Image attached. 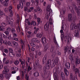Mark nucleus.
Here are the masks:
<instances>
[{
  "instance_id": "obj_1",
  "label": "nucleus",
  "mask_w": 80,
  "mask_h": 80,
  "mask_svg": "<svg viewBox=\"0 0 80 80\" xmlns=\"http://www.w3.org/2000/svg\"><path fill=\"white\" fill-rule=\"evenodd\" d=\"M57 68H53V73L54 80H58V74L57 73Z\"/></svg>"
},
{
  "instance_id": "obj_2",
  "label": "nucleus",
  "mask_w": 80,
  "mask_h": 80,
  "mask_svg": "<svg viewBox=\"0 0 80 80\" xmlns=\"http://www.w3.org/2000/svg\"><path fill=\"white\" fill-rule=\"evenodd\" d=\"M72 7L75 9L78 16H80V6H78V8L75 4H72Z\"/></svg>"
},
{
  "instance_id": "obj_3",
  "label": "nucleus",
  "mask_w": 80,
  "mask_h": 80,
  "mask_svg": "<svg viewBox=\"0 0 80 80\" xmlns=\"http://www.w3.org/2000/svg\"><path fill=\"white\" fill-rule=\"evenodd\" d=\"M73 28H75V29H77L78 28V30H80V20L79 21V23L77 24H74L73 25H72V26L71 27L70 29L72 30H73Z\"/></svg>"
},
{
  "instance_id": "obj_4",
  "label": "nucleus",
  "mask_w": 80,
  "mask_h": 80,
  "mask_svg": "<svg viewBox=\"0 0 80 80\" xmlns=\"http://www.w3.org/2000/svg\"><path fill=\"white\" fill-rule=\"evenodd\" d=\"M72 70L73 71H75V73H79V70H78V68H75V65H72Z\"/></svg>"
},
{
  "instance_id": "obj_5",
  "label": "nucleus",
  "mask_w": 80,
  "mask_h": 80,
  "mask_svg": "<svg viewBox=\"0 0 80 80\" xmlns=\"http://www.w3.org/2000/svg\"><path fill=\"white\" fill-rule=\"evenodd\" d=\"M70 80H78L77 78H75V76H73L72 73H70Z\"/></svg>"
},
{
  "instance_id": "obj_6",
  "label": "nucleus",
  "mask_w": 80,
  "mask_h": 80,
  "mask_svg": "<svg viewBox=\"0 0 80 80\" xmlns=\"http://www.w3.org/2000/svg\"><path fill=\"white\" fill-rule=\"evenodd\" d=\"M73 19V17H72V14H68V20L69 22H72Z\"/></svg>"
},
{
  "instance_id": "obj_7",
  "label": "nucleus",
  "mask_w": 80,
  "mask_h": 80,
  "mask_svg": "<svg viewBox=\"0 0 80 80\" xmlns=\"http://www.w3.org/2000/svg\"><path fill=\"white\" fill-rule=\"evenodd\" d=\"M50 24L49 22H47L46 24L44 26V30L46 31H47L48 30V28L49 27V25Z\"/></svg>"
},
{
  "instance_id": "obj_8",
  "label": "nucleus",
  "mask_w": 80,
  "mask_h": 80,
  "mask_svg": "<svg viewBox=\"0 0 80 80\" xmlns=\"http://www.w3.org/2000/svg\"><path fill=\"white\" fill-rule=\"evenodd\" d=\"M64 72L66 76H68V75H69V72H68V70H67V69L66 68H64Z\"/></svg>"
},
{
  "instance_id": "obj_9",
  "label": "nucleus",
  "mask_w": 80,
  "mask_h": 80,
  "mask_svg": "<svg viewBox=\"0 0 80 80\" xmlns=\"http://www.w3.org/2000/svg\"><path fill=\"white\" fill-rule=\"evenodd\" d=\"M41 40L42 41V43H46L47 42V40L44 37H42V38Z\"/></svg>"
},
{
  "instance_id": "obj_10",
  "label": "nucleus",
  "mask_w": 80,
  "mask_h": 80,
  "mask_svg": "<svg viewBox=\"0 0 80 80\" xmlns=\"http://www.w3.org/2000/svg\"><path fill=\"white\" fill-rule=\"evenodd\" d=\"M65 66L67 69H70V63H69V62H66Z\"/></svg>"
},
{
  "instance_id": "obj_11",
  "label": "nucleus",
  "mask_w": 80,
  "mask_h": 80,
  "mask_svg": "<svg viewBox=\"0 0 80 80\" xmlns=\"http://www.w3.org/2000/svg\"><path fill=\"white\" fill-rule=\"evenodd\" d=\"M47 55H45L43 58L42 60L43 64H44L47 62Z\"/></svg>"
},
{
  "instance_id": "obj_12",
  "label": "nucleus",
  "mask_w": 80,
  "mask_h": 80,
  "mask_svg": "<svg viewBox=\"0 0 80 80\" xmlns=\"http://www.w3.org/2000/svg\"><path fill=\"white\" fill-rule=\"evenodd\" d=\"M10 77H11V74L9 73L6 74L5 75V78L8 80H9V79H10Z\"/></svg>"
},
{
  "instance_id": "obj_13",
  "label": "nucleus",
  "mask_w": 80,
  "mask_h": 80,
  "mask_svg": "<svg viewBox=\"0 0 80 80\" xmlns=\"http://www.w3.org/2000/svg\"><path fill=\"white\" fill-rule=\"evenodd\" d=\"M74 36L75 37L78 38L79 37V32L78 31L75 30V32Z\"/></svg>"
},
{
  "instance_id": "obj_14",
  "label": "nucleus",
  "mask_w": 80,
  "mask_h": 80,
  "mask_svg": "<svg viewBox=\"0 0 80 80\" xmlns=\"http://www.w3.org/2000/svg\"><path fill=\"white\" fill-rule=\"evenodd\" d=\"M8 55L10 57H12V58L15 57V53L14 52H9Z\"/></svg>"
},
{
  "instance_id": "obj_15",
  "label": "nucleus",
  "mask_w": 80,
  "mask_h": 80,
  "mask_svg": "<svg viewBox=\"0 0 80 80\" xmlns=\"http://www.w3.org/2000/svg\"><path fill=\"white\" fill-rule=\"evenodd\" d=\"M23 2L24 3L25 2L24 0H20L19 1V4H21L22 5V8H23Z\"/></svg>"
},
{
  "instance_id": "obj_16",
  "label": "nucleus",
  "mask_w": 80,
  "mask_h": 80,
  "mask_svg": "<svg viewBox=\"0 0 80 80\" xmlns=\"http://www.w3.org/2000/svg\"><path fill=\"white\" fill-rule=\"evenodd\" d=\"M75 63H76V64H77V65L80 64V58H79L78 59V58H76V59L75 60Z\"/></svg>"
},
{
  "instance_id": "obj_17",
  "label": "nucleus",
  "mask_w": 80,
  "mask_h": 80,
  "mask_svg": "<svg viewBox=\"0 0 80 80\" xmlns=\"http://www.w3.org/2000/svg\"><path fill=\"white\" fill-rule=\"evenodd\" d=\"M9 11L10 12V14H11V16H13V11L12 10V6H10L9 8Z\"/></svg>"
},
{
  "instance_id": "obj_18",
  "label": "nucleus",
  "mask_w": 80,
  "mask_h": 80,
  "mask_svg": "<svg viewBox=\"0 0 80 80\" xmlns=\"http://www.w3.org/2000/svg\"><path fill=\"white\" fill-rule=\"evenodd\" d=\"M33 75L35 77H37L39 76V73L38 72H35L33 73Z\"/></svg>"
},
{
  "instance_id": "obj_19",
  "label": "nucleus",
  "mask_w": 80,
  "mask_h": 80,
  "mask_svg": "<svg viewBox=\"0 0 80 80\" xmlns=\"http://www.w3.org/2000/svg\"><path fill=\"white\" fill-rule=\"evenodd\" d=\"M50 5H48L47 8H46V12H49V11L50 10H52L51 9V8H50Z\"/></svg>"
},
{
  "instance_id": "obj_20",
  "label": "nucleus",
  "mask_w": 80,
  "mask_h": 80,
  "mask_svg": "<svg viewBox=\"0 0 80 80\" xmlns=\"http://www.w3.org/2000/svg\"><path fill=\"white\" fill-rule=\"evenodd\" d=\"M50 65L48 64H46V66H45V68L46 69H47L48 70H49L50 69Z\"/></svg>"
},
{
  "instance_id": "obj_21",
  "label": "nucleus",
  "mask_w": 80,
  "mask_h": 80,
  "mask_svg": "<svg viewBox=\"0 0 80 80\" xmlns=\"http://www.w3.org/2000/svg\"><path fill=\"white\" fill-rule=\"evenodd\" d=\"M38 41V40L37 38H33L31 39V42H33L34 43L36 42H37Z\"/></svg>"
},
{
  "instance_id": "obj_22",
  "label": "nucleus",
  "mask_w": 80,
  "mask_h": 80,
  "mask_svg": "<svg viewBox=\"0 0 80 80\" xmlns=\"http://www.w3.org/2000/svg\"><path fill=\"white\" fill-rule=\"evenodd\" d=\"M12 43L13 45H14V46H16V47H17L18 46V43L12 41Z\"/></svg>"
},
{
  "instance_id": "obj_23",
  "label": "nucleus",
  "mask_w": 80,
  "mask_h": 80,
  "mask_svg": "<svg viewBox=\"0 0 80 80\" xmlns=\"http://www.w3.org/2000/svg\"><path fill=\"white\" fill-rule=\"evenodd\" d=\"M61 77L62 78V80H64V78H65V74L63 73V72H61Z\"/></svg>"
},
{
  "instance_id": "obj_24",
  "label": "nucleus",
  "mask_w": 80,
  "mask_h": 80,
  "mask_svg": "<svg viewBox=\"0 0 80 80\" xmlns=\"http://www.w3.org/2000/svg\"><path fill=\"white\" fill-rule=\"evenodd\" d=\"M14 63L15 65H18V64H19V61L18 60H16L14 61Z\"/></svg>"
},
{
  "instance_id": "obj_25",
  "label": "nucleus",
  "mask_w": 80,
  "mask_h": 80,
  "mask_svg": "<svg viewBox=\"0 0 80 80\" xmlns=\"http://www.w3.org/2000/svg\"><path fill=\"white\" fill-rule=\"evenodd\" d=\"M69 58L70 60L71 61H72V60H73V54H71L69 56Z\"/></svg>"
},
{
  "instance_id": "obj_26",
  "label": "nucleus",
  "mask_w": 80,
  "mask_h": 80,
  "mask_svg": "<svg viewBox=\"0 0 80 80\" xmlns=\"http://www.w3.org/2000/svg\"><path fill=\"white\" fill-rule=\"evenodd\" d=\"M54 62L57 63H58V57H56L54 59Z\"/></svg>"
},
{
  "instance_id": "obj_27",
  "label": "nucleus",
  "mask_w": 80,
  "mask_h": 80,
  "mask_svg": "<svg viewBox=\"0 0 80 80\" xmlns=\"http://www.w3.org/2000/svg\"><path fill=\"white\" fill-rule=\"evenodd\" d=\"M9 72L8 70H4L2 71L3 74H6L7 73H8Z\"/></svg>"
},
{
  "instance_id": "obj_28",
  "label": "nucleus",
  "mask_w": 80,
  "mask_h": 80,
  "mask_svg": "<svg viewBox=\"0 0 80 80\" xmlns=\"http://www.w3.org/2000/svg\"><path fill=\"white\" fill-rule=\"evenodd\" d=\"M36 37L38 38H41L42 37V35L40 33H38L36 35Z\"/></svg>"
},
{
  "instance_id": "obj_29",
  "label": "nucleus",
  "mask_w": 80,
  "mask_h": 80,
  "mask_svg": "<svg viewBox=\"0 0 80 80\" xmlns=\"http://www.w3.org/2000/svg\"><path fill=\"white\" fill-rule=\"evenodd\" d=\"M68 46H67L65 47L64 52L65 53H66L67 52V51L68 50Z\"/></svg>"
},
{
  "instance_id": "obj_30",
  "label": "nucleus",
  "mask_w": 80,
  "mask_h": 80,
  "mask_svg": "<svg viewBox=\"0 0 80 80\" xmlns=\"http://www.w3.org/2000/svg\"><path fill=\"white\" fill-rule=\"evenodd\" d=\"M4 5L5 7H7L8 5V2H6V1H3Z\"/></svg>"
},
{
  "instance_id": "obj_31",
  "label": "nucleus",
  "mask_w": 80,
  "mask_h": 80,
  "mask_svg": "<svg viewBox=\"0 0 80 80\" xmlns=\"http://www.w3.org/2000/svg\"><path fill=\"white\" fill-rule=\"evenodd\" d=\"M38 61H36L35 62V66H36V68H37V67H38L39 65V63H38Z\"/></svg>"
},
{
  "instance_id": "obj_32",
  "label": "nucleus",
  "mask_w": 80,
  "mask_h": 80,
  "mask_svg": "<svg viewBox=\"0 0 80 80\" xmlns=\"http://www.w3.org/2000/svg\"><path fill=\"white\" fill-rule=\"evenodd\" d=\"M54 46L52 45L51 46V48L50 50V52H53V50H54Z\"/></svg>"
},
{
  "instance_id": "obj_33",
  "label": "nucleus",
  "mask_w": 80,
  "mask_h": 80,
  "mask_svg": "<svg viewBox=\"0 0 80 80\" xmlns=\"http://www.w3.org/2000/svg\"><path fill=\"white\" fill-rule=\"evenodd\" d=\"M49 16H50V17L52 16V10H50V11H49Z\"/></svg>"
},
{
  "instance_id": "obj_34",
  "label": "nucleus",
  "mask_w": 80,
  "mask_h": 80,
  "mask_svg": "<svg viewBox=\"0 0 80 80\" xmlns=\"http://www.w3.org/2000/svg\"><path fill=\"white\" fill-rule=\"evenodd\" d=\"M31 70H32V68H31L30 66L29 65L28 67V72H30Z\"/></svg>"
},
{
  "instance_id": "obj_35",
  "label": "nucleus",
  "mask_w": 80,
  "mask_h": 80,
  "mask_svg": "<svg viewBox=\"0 0 80 80\" xmlns=\"http://www.w3.org/2000/svg\"><path fill=\"white\" fill-rule=\"evenodd\" d=\"M57 64H58V63H57V62H56L54 61V62H53L52 63V67H55V65H57Z\"/></svg>"
},
{
  "instance_id": "obj_36",
  "label": "nucleus",
  "mask_w": 80,
  "mask_h": 80,
  "mask_svg": "<svg viewBox=\"0 0 80 80\" xmlns=\"http://www.w3.org/2000/svg\"><path fill=\"white\" fill-rule=\"evenodd\" d=\"M1 26H2V27H5L6 26V23L5 22H2L1 23Z\"/></svg>"
},
{
  "instance_id": "obj_37",
  "label": "nucleus",
  "mask_w": 80,
  "mask_h": 80,
  "mask_svg": "<svg viewBox=\"0 0 80 80\" xmlns=\"http://www.w3.org/2000/svg\"><path fill=\"white\" fill-rule=\"evenodd\" d=\"M3 74H0V79H1V80H3Z\"/></svg>"
},
{
  "instance_id": "obj_38",
  "label": "nucleus",
  "mask_w": 80,
  "mask_h": 80,
  "mask_svg": "<svg viewBox=\"0 0 80 80\" xmlns=\"http://www.w3.org/2000/svg\"><path fill=\"white\" fill-rule=\"evenodd\" d=\"M17 32H20V26L19 25H18V28L17 29Z\"/></svg>"
},
{
  "instance_id": "obj_39",
  "label": "nucleus",
  "mask_w": 80,
  "mask_h": 80,
  "mask_svg": "<svg viewBox=\"0 0 80 80\" xmlns=\"http://www.w3.org/2000/svg\"><path fill=\"white\" fill-rule=\"evenodd\" d=\"M47 63L46 64H48L49 65H51V60L48 59L47 61Z\"/></svg>"
},
{
  "instance_id": "obj_40",
  "label": "nucleus",
  "mask_w": 80,
  "mask_h": 80,
  "mask_svg": "<svg viewBox=\"0 0 80 80\" xmlns=\"http://www.w3.org/2000/svg\"><path fill=\"white\" fill-rule=\"evenodd\" d=\"M30 3L29 2H27L26 3V7H30Z\"/></svg>"
},
{
  "instance_id": "obj_41",
  "label": "nucleus",
  "mask_w": 80,
  "mask_h": 80,
  "mask_svg": "<svg viewBox=\"0 0 80 80\" xmlns=\"http://www.w3.org/2000/svg\"><path fill=\"white\" fill-rule=\"evenodd\" d=\"M20 7H22V4H19L17 5V8L18 9H19Z\"/></svg>"
},
{
  "instance_id": "obj_42",
  "label": "nucleus",
  "mask_w": 80,
  "mask_h": 80,
  "mask_svg": "<svg viewBox=\"0 0 80 80\" xmlns=\"http://www.w3.org/2000/svg\"><path fill=\"white\" fill-rule=\"evenodd\" d=\"M32 23L34 26H36V25H37V23H36V22H35V21H32Z\"/></svg>"
},
{
  "instance_id": "obj_43",
  "label": "nucleus",
  "mask_w": 80,
  "mask_h": 80,
  "mask_svg": "<svg viewBox=\"0 0 80 80\" xmlns=\"http://www.w3.org/2000/svg\"><path fill=\"white\" fill-rule=\"evenodd\" d=\"M39 30V28H37L34 31V33L35 34H36L37 33V32Z\"/></svg>"
},
{
  "instance_id": "obj_44",
  "label": "nucleus",
  "mask_w": 80,
  "mask_h": 80,
  "mask_svg": "<svg viewBox=\"0 0 80 80\" xmlns=\"http://www.w3.org/2000/svg\"><path fill=\"white\" fill-rule=\"evenodd\" d=\"M61 39L62 42H63V39L64 38V35L63 34H62L61 35Z\"/></svg>"
},
{
  "instance_id": "obj_45",
  "label": "nucleus",
  "mask_w": 80,
  "mask_h": 80,
  "mask_svg": "<svg viewBox=\"0 0 80 80\" xmlns=\"http://www.w3.org/2000/svg\"><path fill=\"white\" fill-rule=\"evenodd\" d=\"M15 32H16V31L15 28H12V29H11L12 33H15Z\"/></svg>"
},
{
  "instance_id": "obj_46",
  "label": "nucleus",
  "mask_w": 80,
  "mask_h": 80,
  "mask_svg": "<svg viewBox=\"0 0 80 80\" xmlns=\"http://www.w3.org/2000/svg\"><path fill=\"white\" fill-rule=\"evenodd\" d=\"M9 52L10 53H13V50L12 49V48H9Z\"/></svg>"
},
{
  "instance_id": "obj_47",
  "label": "nucleus",
  "mask_w": 80,
  "mask_h": 80,
  "mask_svg": "<svg viewBox=\"0 0 80 80\" xmlns=\"http://www.w3.org/2000/svg\"><path fill=\"white\" fill-rule=\"evenodd\" d=\"M45 17L47 20H48V19H49V16H48V13H46V14Z\"/></svg>"
},
{
  "instance_id": "obj_48",
  "label": "nucleus",
  "mask_w": 80,
  "mask_h": 80,
  "mask_svg": "<svg viewBox=\"0 0 80 80\" xmlns=\"http://www.w3.org/2000/svg\"><path fill=\"white\" fill-rule=\"evenodd\" d=\"M39 3V2L38 0H36L34 2V3H36V6H38V3Z\"/></svg>"
},
{
  "instance_id": "obj_49",
  "label": "nucleus",
  "mask_w": 80,
  "mask_h": 80,
  "mask_svg": "<svg viewBox=\"0 0 80 80\" xmlns=\"http://www.w3.org/2000/svg\"><path fill=\"white\" fill-rule=\"evenodd\" d=\"M37 20L38 23H40V21H41V19L40 18H38L37 19Z\"/></svg>"
},
{
  "instance_id": "obj_50",
  "label": "nucleus",
  "mask_w": 80,
  "mask_h": 80,
  "mask_svg": "<svg viewBox=\"0 0 80 80\" xmlns=\"http://www.w3.org/2000/svg\"><path fill=\"white\" fill-rule=\"evenodd\" d=\"M2 26L1 25H0V31H3L5 30V28H2Z\"/></svg>"
},
{
  "instance_id": "obj_51",
  "label": "nucleus",
  "mask_w": 80,
  "mask_h": 80,
  "mask_svg": "<svg viewBox=\"0 0 80 80\" xmlns=\"http://www.w3.org/2000/svg\"><path fill=\"white\" fill-rule=\"evenodd\" d=\"M6 20H7L8 24L9 25H10V24H11V22H10L8 20V17L6 16Z\"/></svg>"
},
{
  "instance_id": "obj_52",
  "label": "nucleus",
  "mask_w": 80,
  "mask_h": 80,
  "mask_svg": "<svg viewBox=\"0 0 80 80\" xmlns=\"http://www.w3.org/2000/svg\"><path fill=\"white\" fill-rule=\"evenodd\" d=\"M3 15V12L2 11H1L0 9V17H2Z\"/></svg>"
},
{
  "instance_id": "obj_53",
  "label": "nucleus",
  "mask_w": 80,
  "mask_h": 80,
  "mask_svg": "<svg viewBox=\"0 0 80 80\" xmlns=\"http://www.w3.org/2000/svg\"><path fill=\"white\" fill-rule=\"evenodd\" d=\"M2 34V38L3 37V38H4V39H5V40H6V39H7V36H6L4 34Z\"/></svg>"
},
{
  "instance_id": "obj_54",
  "label": "nucleus",
  "mask_w": 80,
  "mask_h": 80,
  "mask_svg": "<svg viewBox=\"0 0 80 80\" xmlns=\"http://www.w3.org/2000/svg\"><path fill=\"white\" fill-rule=\"evenodd\" d=\"M8 44L9 46H12V42L10 41H8Z\"/></svg>"
},
{
  "instance_id": "obj_55",
  "label": "nucleus",
  "mask_w": 80,
  "mask_h": 80,
  "mask_svg": "<svg viewBox=\"0 0 80 80\" xmlns=\"http://www.w3.org/2000/svg\"><path fill=\"white\" fill-rule=\"evenodd\" d=\"M66 12V9L64 8L63 9H62V14H65V12Z\"/></svg>"
},
{
  "instance_id": "obj_56",
  "label": "nucleus",
  "mask_w": 80,
  "mask_h": 80,
  "mask_svg": "<svg viewBox=\"0 0 80 80\" xmlns=\"http://www.w3.org/2000/svg\"><path fill=\"white\" fill-rule=\"evenodd\" d=\"M4 52L6 53H8V50L7 49H5L4 50Z\"/></svg>"
},
{
  "instance_id": "obj_57",
  "label": "nucleus",
  "mask_w": 80,
  "mask_h": 80,
  "mask_svg": "<svg viewBox=\"0 0 80 80\" xmlns=\"http://www.w3.org/2000/svg\"><path fill=\"white\" fill-rule=\"evenodd\" d=\"M31 46H32V47H35V46H36L35 44L33 42L31 43Z\"/></svg>"
},
{
  "instance_id": "obj_58",
  "label": "nucleus",
  "mask_w": 80,
  "mask_h": 80,
  "mask_svg": "<svg viewBox=\"0 0 80 80\" xmlns=\"http://www.w3.org/2000/svg\"><path fill=\"white\" fill-rule=\"evenodd\" d=\"M4 10L5 12H6V13H7V12H8V8H4Z\"/></svg>"
},
{
  "instance_id": "obj_59",
  "label": "nucleus",
  "mask_w": 80,
  "mask_h": 80,
  "mask_svg": "<svg viewBox=\"0 0 80 80\" xmlns=\"http://www.w3.org/2000/svg\"><path fill=\"white\" fill-rule=\"evenodd\" d=\"M30 56L31 58L32 59H33V55L32 53H30Z\"/></svg>"
},
{
  "instance_id": "obj_60",
  "label": "nucleus",
  "mask_w": 80,
  "mask_h": 80,
  "mask_svg": "<svg viewBox=\"0 0 80 80\" xmlns=\"http://www.w3.org/2000/svg\"><path fill=\"white\" fill-rule=\"evenodd\" d=\"M38 67L40 70H42V65H39V66Z\"/></svg>"
},
{
  "instance_id": "obj_61",
  "label": "nucleus",
  "mask_w": 80,
  "mask_h": 80,
  "mask_svg": "<svg viewBox=\"0 0 80 80\" xmlns=\"http://www.w3.org/2000/svg\"><path fill=\"white\" fill-rule=\"evenodd\" d=\"M49 47V44H47L45 45V48H48Z\"/></svg>"
},
{
  "instance_id": "obj_62",
  "label": "nucleus",
  "mask_w": 80,
  "mask_h": 80,
  "mask_svg": "<svg viewBox=\"0 0 80 80\" xmlns=\"http://www.w3.org/2000/svg\"><path fill=\"white\" fill-rule=\"evenodd\" d=\"M13 35L14 37H17V34L14 33H13Z\"/></svg>"
},
{
  "instance_id": "obj_63",
  "label": "nucleus",
  "mask_w": 80,
  "mask_h": 80,
  "mask_svg": "<svg viewBox=\"0 0 80 80\" xmlns=\"http://www.w3.org/2000/svg\"><path fill=\"white\" fill-rule=\"evenodd\" d=\"M5 33L6 34V35H8L9 34V32H8V31H6L5 32Z\"/></svg>"
},
{
  "instance_id": "obj_64",
  "label": "nucleus",
  "mask_w": 80,
  "mask_h": 80,
  "mask_svg": "<svg viewBox=\"0 0 80 80\" xmlns=\"http://www.w3.org/2000/svg\"><path fill=\"white\" fill-rule=\"evenodd\" d=\"M7 30L8 31V32H10L11 31V28H8L7 29Z\"/></svg>"
}]
</instances>
